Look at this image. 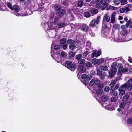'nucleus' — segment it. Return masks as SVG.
<instances>
[{"label": "nucleus", "mask_w": 132, "mask_h": 132, "mask_svg": "<svg viewBox=\"0 0 132 132\" xmlns=\"http://www.w3.org/2000/svg\"><path fill=\"white\" fill-rule=\"evenodd\" d=\"M127 84L125 83L122 85L119 88L118 90L119 92V94L122 96L125 93V89L127 90Z\"/></svg>", "instance_id": "nucleus-1"}, {"label": "nucleus", "mask_w": 132, "mask_h": 132, "mask_svg": "<svg viewBox=\"0 0 132 132\" xmlns=\"http://www.w3.org/2000/svg\"><path fill=\"white\" fill-rule=\"evenodd\" d=\"M71 30L73 31H76L77 29H79L81 27V24L79 23L73 24L71 23L70 24Z\"/></svg>", "instance_id": "nucleus-2"}, {"label": "nucleus", "mask_w": 132, "mask_h": 132, "mask_svg": "<svg viewBox=\"0 0 132 132\" xmlns=\"http://www.w3.org/2000/svg\"><path fill=\"white\" fill-rule=\"evenodd\" d=\"M100 83V80L97 78H94L92 79L90 81L89 84L92 86L94 84L96 85H98Z\"/></svg>", "instance_id": "nucleus-3"}, {"label": "nucleus", "mask_w": 132, "mask_h": 132, "mask_svg": "<svg viewBox=\"0 0 132 132\" xmlns=\"http://www.w3.org/2000/svg\"><path fill=\"white\" fill-rule=\"evenodd\" d=\"M128 70L127 68H124L122 67H120L118 70V75H120L122 73H125L127 72Z\"/></svg>", "instance_id": "nucleus-4"}, {"label": "nucleus", "mask_w": 132, "mask_h": 132, "mask_svg": "<svg viewBox=\"0 0 132 132\" xmlns=\"http://www.w3.org/2000/svg\"><path fill=\"white\" fill-rule=\"evenodd\" d=\"M117 69H111L109 71V76L111 77H113L117 72Z\"/></svg>", "instance_id": "nucleus-5"}, {"label": "nucleus", "mask_w": 132, "mask_h": 132, "mask_svg": "<svg viewBox=\"0 0 132 132\" xmlns=\"http://www.w3.org/2000/svg\"><path fill=\"white\" fill-rule=\"evenodd\" d=\"M101 53V52L100 51L96 52V51H93L92 54V58L94 57H97L100 55Z\"/></svg>", "instance_id": "nucleus-6"}, {"label": "nucleus", "mask_w": 132, "mask_h": 132, "mask_svg": "<svg viewBox=\"0 0 132 132\" xmlns=\"http://www.w3.org/2000/svg\"><path fill=\"white\" fill-rule=\"evenodd\" d=\"M122 30L121 31V34L123 36H125L126 35L127 33V31L125 28V26L124 25H122L121 26Z\"/></svg>", "instance_id": "nucleus-7"}, {"label": "nucleus", "mask_w": 132, "mask_h": 132, "mask_svg": "<svg viewBox=\"0 0 132 132\" xmlns=\"http://www.w3.org/2000/svg\"><path fill=\"white\" fill-rule=\"evenodd\" d=\"M110 20V17L107 14H105L103 18V22H109Z\"/></svg>", "instance_id": "nucleus-8"}, {"label": "nucleus", "mask_w": 132, "mask_h": 132, "mask_svg": "<svg viewBox=\"0 0 132 132\" xmlns=\"http://www.w3.org/2000/svg\"><path fill=\"white\" fill-rule=\"evenodd\" d=\"M116 13L115 12H113L111 15L110 22L111 23H113L115 21V16Z\"/></svg>", "instance_id": "nucleus-9"}, {"label": "nucleus", "mask_w": 132, "mask_h": 132, "mask_svg": "<svg viewBox=\"0 0 132 132\" xmlns=\"http://www.w3.org/2000/svg\"><path fill=\"white\" fill-rule=\"evenodd\" d=\"M130 10L129 9L128 7H125V8H121L119 10L120 12L121 13H126L128 12Z\"/></svg>", "instance_id": "nucleus-10"}, {"label": "nucleus", "mask_w": 132, "mask_h": 132, "mask_svg": "<svg viewBox=\"0 0 132 132\" xmlns=\"http://www.w3.org/2000/svg\"><path fill=\"white\" fill-rule=\"evenodd\" d=\"M127 90H130L132 89V79H129L127 82Z\"/></svg>", "instance_id": "nucleus-11"}, {"label": "nucleus", "mask_w": 132, "mask_h": 132, "mask_svg": "<svg viewBox=\"0 0 132 132\" xmlns=\"http://www.w3.org/2000/svg\"><path fill=\"white\" fill-rule=\"evenodd\" d=\"M78 69L81 73H84L86 71V69L84 66L82 65H79L78 66Z\"/></svg>", "instance_id": "nucleus-12"}, {"label": "nucleus", "mask_w": 132, "mask_h": 132, "mask_svg": "<svg viewBox=\"0 0 132 132\" xmlns=\"http://www.w3.org/2000/svg\"><path fill=\"white\" fill-rule=\"evenodd\" d=\"M98 24L95 21V19H94L92 20L91 22L90 25L92 27H95L96 25Z\"/></svg>", "instance_id": "nucleus-13"}, {"label": "nucleus", "mask_w": 132, "mask_h": 132, "mask_svg": "<svg viewBox=\"0 0 132 132\" xmlns=\"http://www.w3.org/2000/svg\"><path fill=\"white\" fill-rule=\"evenodd\" d=\"M95 3L96 7L97 8L99 9L101 6L102 5L101 0H96Z\"/></svg>", "instance_id": "nucleus-14"}, {"label": "nucleus", "mask_w": 132, "mask_h": 132, "mask_svg": "<svg viewBox=\"0 0 132 132\" xmlns=\"http://www.w3.org/2000/svg\"><path fill=\"white\" fill-rule=\"evenodd\" d=\"M13 10L16 12H19L20 11L19 7L17 5H14L13 6Z\"/></svg>", "instance_id": "nucleus-15"}, {"label": "nucleus", "mask_w": 132, "mask_h": 132, "mask_svg": "<svg viewBox=\"0 0 132 132\" xmlns=\"http://www.w3.org/2000/svg\"><path fill=\"white\" fill-rule=\"evenodd\" d=\"M65 11L64 9H60L58 13V15L59 16H63L65 13Z\"/></svg>", "instance_id": "nucleus-16"}, {"label": "nucleus", "mask_w": 132, "mask_h": 132, "mask_svg": "<svg viewBox=\"0 0 132 132\" xmlns=\"http://www.w3.org/2000/svg\"><path fill=\"white\" fill-rule=\"evenodd\" d=\"M76 44V42H74L71 43L69 46V48L71 49L72 50L73 49L76 47L75 44Z\"/></svg>", "instance_id": "nucleus-17"}, {"label": "nucleus", "mask_w": 132, "mask_h": 132, "mask_svg": "<svg viewBox=\"0 0 132 132\" xmlns=\"http://www.w3.org/2000/svg\"><path fill=\"white\" fill-rule=\"evenodd\" d=\"M100 69L102 70L107 71L108 69V67L105 65H100Z\"/></svg>", "instance_id": "nucleus-18"}, {"label": "nucleus", "mask_w": 132, "mask_h": 132, "mask_svg": "<svg viewBox=\"0 0 132 132\" xmlns=\"http://www.w3.org/2000/svg\"><path fill=\"white\" fill-rule=\"evenodd\" d=\"M88 28L87 25L86 24H83L82 26L81 29L84 31H87Z\"/></svg>", "instance_id": "nucleus-19"}, {"label": "nucleus", "mask_w": 132, "mask_h": 132, "mask_svg": "<svg viewBox=\"0 0 132 132\" xmlns=\"http://www.w3.org/2000/svg\"><path fill=\"white\" fill-rule=\"evenodd\" d=\"M108 97L106 95H103L102 97V100L103 101H106L108 100Z\"/></svg>", "instance_id": "nucleus-20"}, {"label": "nucleus", "mask_w": 132, "mask_h": 132, "mask_svg": "<svg viewBox=\"0 0 132 132\" xmlns=\"http://www.w3.org/2000/svg\"><path fill=\"white\" fill-rule=\"evenodd\" d=\"M72 62L70 61H67L65 62V66L67 68H70V66L72 64Z\"/></svg>", "instance_id": "nucleus-21"}, {"label": "nucleus", "mask_w": 132, "mask_h": 132, "mask_svg": "<svg viewBox=\"0 0 132 132\" xmlns=\"http://www.w3.org/2000/svg\"><path fill=\"white\" fill-rule=\"evenodd\" d=\"M129 97V95L127 94H125L123 97L122 101L124 102L127 101Z\"/></svg>", "instance_id": "nucleus-22"}, {"label": "nucleus", "mask_w": 132, "mask_h": 132, "mask_svg": "<svg viewBox=\"0 0 132 132\" xmlns=\"http://www.w3.org/2000/svg\"><path fill=\"white\" fill-rule=\"evenodd\" d=\"M70 67V68H68L70 69L72 71H73L75 69V65L74 64H71Z\"/></svg>", "instance_id": "nucleus-23"}, {"label": "nucleus", "mask_w": 132, "mask_h": 132, "mask_svg": "<svg viewBox=\"0 0 132 132\" xmlns=\"http://www.w3.org/2000/svg\"><path fill=\"white\" fill-rule=\"evenodd\" d=\"M91 47V43L89 41L87 42L86 44V48L88 50L89 48H90Z\"/></svg>", "instance_id": "nucleus-24"}, {"label": "nucleus", "mask_w": 132, "mask_h": 132, "mask_svg": "<svg viewBox=\"0 0 132 132\" xmlns=\"http://www.w3.org/2000/svg\"><path fill=\"white\" fill-rule=\"evenodd\" d=\"M90 12L92 13L96 14L98 13V10L97 9H92L90 10Z\"/></svg>", "instance_id": "nucleus-25"}, {"label": "nucleus", "mask_w": 132, "mask_h": 132, "mask_svg": "<svg viewBox=\"0 0 132 132\" xmlns=\"http://www.w3.org/2000/svg\"><path fill=\"white\" fill-rule=\"evenodd\" d=\"M84 14L86 18L89 17L91 16L90 13L88 12H85Z\"/></svg>", "instance_id": "nucleus-26"}, {"label": "nucleus", "mask_w": 132, "mask_h": 132, "mask_svg": "<svg viewBox=\"0 0 132 132\" xmlns=\"http://www.w3.org/2000/svg\"><path fill=\"white\" fill-rule=\"evenodd\" d=\"M117 66V63L115 62H113L111 65V69H117L116 67Z\"/></svg>", "instance_id": "nucleus-27"}, {"label": "nucleus", "mask_w": 132, "mask_h": 132, "mask_svg": "<svg viewBox=\"0 0 132 132\" xmlns=\"http://www.w3.org/2000/svg\"><path fill=\"white\" fill-rule=\"evenodd\" d=\"M126 103L125 102H122L119 105V107L121 109L123 108L125 106Z\"/></svg>", "instance_id": "nucleus-28"}, {"label": "nucleus", "mask_w": 132, "mask_h": 132, "mask_svg": "<svg viewBox=\"0 0 132 132\" xmlns=\"http://www.w3.org/2000/svg\"><path fill=\"white\" fill-rule=\"evenodd\" d=\"M69 56L70 57H72L75 55V53L73 51H70L69 53Z\"/></svg>", "instance_id": "nucleus-29"}, {"label": "nucleus", "mask_w": 132, "mask_h": 132, "mask_svg": "<svg viewBox=\"0 0 132 132\" xmlns=\"http://www.w3.org/2000/svg\"><path fill=\"white\" fill-rule=\"evenodd\" d=\"M54 25L52 24L51 26V25L50 26L49 25H48V27L49 28V29H56L57 28V27L56 26H54Z\"/></svg>", "instance_id": "nucleus-30"}, {"label": "nucleus", "mask_w": 132, "mask_h": 132, "mask_svg": "<svg viewBox=\"0 0 132 132\" xmlns=\"http://www.w3.org/2000/svg\"><path fill=\"white\" fill-rule=\"evenodd\" d=\"M98 61V59H94L92 61V63L94 64H97V63Z\"/></svg>", "instance_id": "nucleus-31"}, {"label": "nucleus", "mask_w": 132, "mask_h": 132, "mask_svg": "<svg viewBox=\"0 0 132 132\" xmlns=\"http://www.w3.org/2000/svg\"><path fill=\"white\" fill-rule=\"evenodd\" d=\"M67 40L65 38L61 39L60 40V44L61 45L64 44L66 42Z\"/></svg>", "instance_id": "nucleus-32"}, {"label": "nucleus", "mask_w": 132, "mask_h": 132, "mask_svg": "<svg viewBox=\"0 0 132 132\" xmlns=\"http://www.w3.org/2000/svg\"><path fill=\"white\" fill-rule=\"evenodd\" d=\"M120 27L119 24H115L113 26V29H118Z\"/></svg>", "instance_id": "nucleus-33"}, {"label": "nucleus", "mask_w": 132, "mask_h": 132, "mask_svg": "<svg viewBox=\"0 0 132 132\" xmlns=\"http://www.w3.org/2000/svg\"><path fill=\"white\" fill-rule=\"evenodd\" d=\"M118 98L117 97H111V101L112 102H114L117 100Z\"/></svg>", "instance_id": "nucleus-34"}, {"label": "nucleus", "mask_w": 132, "mask_h": 132, "mask_svg": "<svg viewBox=\"0 0 132 132\" xmlns=\"http://www.w3.org/2000/svg\"><path fill=\"white\" fill-rule=\"evenodd\" d=\"M101 4L104 6H106L108 5V3H107L105 0H102L101 1Z\"/></svg>", "instance_id": "nucleus-35"}, {"label": "nucleus", "mask_w": 132, "mask_h": 132, "mask_svg": "<svg viewBox=\"0 0 132 132\" xmlns=\"http://www.w3.org/2000/svg\"><path fill=\"white\" fill-rule=\"evenodd\" d=\"M61 54L63 58H66L67 56V54L64 52H62L61 53Z\"/></svg>", "instance_id": "nucleus-36"}, {"label": "nucleus", "mask_w": 132, "mask_h": 132, "mask_svg": "<svg viewBox=\"0 0 132 132\" xmlns=\"http://www.w3.org/2000/svg\"><path fill=\"white\" fill-rule=\"evenodd\" d=\"M126 25L130 27H132V21L129 22V21L127 23Z\"/></svg>", "instance_id": "nucleus-37"}, {"label": "nucleus", "mask_w": 132, "mask_h": 132, "mask_svg": "<svg viewBox=\"0 0 132 132\" xmlns=\"http://www.w3.org/2000/svg\"><path fill=\"white\" fill-rule=\"evenodd\" d=\"M83 4V2L82 1H79L77 5L78 7H81L82 6Z\"/></svg>", "instance_id": "nucleus-38"}, {"label": "nucleus", "mask_w": 132, "mask_h": 132, "mask_svg": "<svg viewBox=\"0 0 132 132\" xmlns=\"http://www.w3.org/2000/svg\"><path fill=\"white\" fill-rule=\"evenodd\" d=\"M7 7L11 10H13V7L12 6V5L11 3L10 2L8 3L7 4Z\"/></svg>", "instance_id": "nucleus-39"}, {"label": "nucleus", "mask_w": 132, "mask_h": 132, "mask_svg": "<svg viewBox=\"0 0 132 132\" xmlns=\"http://www.w3.org/2000/svg\"><path fill=\"white\" fill-rule=\"evenodd\" d=\"M82 57V55L81 54L77 55L76 56L75 58L77 60L80 59Z\"/></svg>", "instance_id": "nucleus-40"}, {"label": "nucleus", "mask_w": 132, "mask_h": 132, "mask_svg": "<svg viewBox=\"0 0 132 132\" xmlns=\"http://www.w3.org/2000/svg\"><path fill=\"white\" fill-rule=\"evenodd\" d=\"M116 84V82L114 80H113L112 81L109 85L111 87H112L114 86Z\"/></svg>", "instance_id": "nucleus-41"}, {"label": "nucleus", "mask_w": 132, "mask_h": 132, "mask_svg": "<svg viewBox=\"0 0 132 132\" xmlns=\"http://www.w3.org/2000/svg\"><path fill=\"white\" fill-rule=\"evenodd\" d=\"M127 0H121V3L122 5H123L127 3Z\"/></svg>", "instance_id": "nucleus-42"}, {"label": "nucleus", "mask_w": 132, "mask_h": 132, "mask_svg": "<svg viewBox=\"0 0 132 132\" xmlns=\"http://www.w3.org/2000/svg\"><path fill=\"white\" fill-rule=\"evenodd\" d=\"M85 60L84 59L80 60L78 61V62L79 64H82L85 62Z\"/></svg>", "instance_id": "nucleus-43"}, {"label": "nucleus", "mask_w": 132, "mask_h": 132, "mask_svg": "<svg viewBox=\"0 0 132 132\" xmlns=\"http://www.w3.org/2000/svg\"><path fill=\"white\" fill-rule=\"evenodd\" d=\"M64 25V24L62 22L58 24L57 27L58 28H60L62 27Z\"/></svg>", "instance_id": "nucleus-44"}, {"label": "nucleus", "mask_w": 132, "mask_h": 132, "mask_svg": "<svg viewBox=\"0 0 132 132\" xmlns=\"http://www.w3.org/2000/svg\"><path fill=\"white\" fill-rule=\"evenodd\" d=\"M101 16H98L97 17L96 20H95L96 21V22L97 23H98V24H99V23L100 20L101 19Z\"/></svg>", "instance_id": "nucleus-45"}, {"label": "nucleus", "mask_w": 132, "mask_h": 132, "mask_svg": "<svg viewBox=\"0 0 132 132\" xmlns=\"http://www.w3.org/2000/svg\"><path fill=\"white\" fill-rule=\"evenodd\" d=\"M100 79H104L105 78V75L104 74H101L99 76Z\"/></svg>", "instance_id": "nucleus-46"}, {"label": "nucleus", "mask_w": 132, "mask_h": 132, "mask_svg": "<svg viewBox=\"0 0 132 132\" xmlns=\"http://www.w3.org/2000/svg\"><path fill=\"white\" fill-rule=\"evenodd\" d=\"M55 9L56 11H59L61 9L60 7L58 6L57 5H56L55 6Z\"/></svg>", "instance_id": "nucleus-47"}, {"label": "nucleus", "mask_w": 132, "mask_h": 132, "mask_svg": "<svg viewBox=\"0 0 132 132\" xmlns=\"http://www.w3.org/2000/svg\"><path fill=\"white\" fill-rule=\"evenodd\" d=\"M110 88L108 86H106L104 88V91L105 92H108L109 91Z\"/></svg>", "instance_id": "nucleus-48"}, {"label": "nucleus", "mask_w": 132, "mask_h": 132, "mask_svg": "<svg viewBox=\"0 0 132 132\" xmlns=\"http://www.w3.org/2000/svg\"><path fill=\"white\" fill-rule=\"evenodd\" d=\"M103 92V90L102 89H99L97 90L96 91V93L98 94H100L102 93Z\"/></svg>", "instance_id": "nucleus-49"}, {"label": "nucleus", "mask_w": 132, "mask_h": 132, "mask_svg": "<svg viewBox=\"0 0 132 132\" xmlns=\"http://www.w3.org/2000/svg\"><path fill=\"white\" fill-rule=\"evenodd\" d=\"M92 65L91 63L89 62H88L86 63V66L88 68L90 67Z\"/></svg>", "instance_id": "nucleus-50"}, {"label": "nucleus", "mask_w": 132, "mask_h": 132, "mask_svg": "<svg viewBox=\"0 0 132 132\" xmlns=\"http://www.w3.org/2000/svg\"><path fill=\"white\" fill-rule=\"evenodd\" d=\"M127 122L129 124L132 123V118H130L127 120Z\"/></svg>", "instance_id": "nucleus-51"}, {"label": "nucleus", "mask_w": 132, "mask_h": 132, "mask_svg": "<svg viewBox=\"0 0 132 132\" xmlns=\"http://www.w3.org/2000/svg\"><path fill=\"white\" fill-rule=\"evenodd\" d=\"M54 49L56 50H59L60 49V47L58 45H56L54 46Z\"/></svg>", "instance_id": "nucleus-52"}, {"label": "nucleus", "mask_w": 132, "mask_h": 132, "mask_svg": "<svg viewBox=\"0 0 132 132\" xmlns=\"http://www.w3.org/2000/svg\"><path fill=\"white\" fill-rule=\"evenodd\" d=\"M114 3L118 5L120 3V0H113Z\"/></svg>", "instance_id": "nucleus-53"}, {"label": "nucleus", "mask_w": 132, "mask_h": 132, "mask_svg": "<svg viewBox=\"0 0 132 132\" xmlns=\"http://www.w3.org/2000/svg\"><path fill=\"white\" fill-rule=\"evenodd\" d=\"M75 42L74 41H72V40L70 39H68L67 41V43L68 44H70L72 43H73Z\"/></svg>", "instance_id": "nucleus-54"}, {"label": "nucleus", "mask_w": 132, "mask_h": 132, "mask_svg": "<svg viewBox=\"0 0 132 132\" xmlns=\"http://www.w3.org/2000/svg\"><path fill=\"white\" fill-rule=\"evenodd\" d=\"M102 28L104 29L107 28V26L105 22H103V23L102 26Z\"/></svg>", "instance_id": "nucleus-55"}, {"label": "nucleus", "mask_w": 132, "mask_h": 132, "mask_svg": "<svg viewBox=\"0 0 132 132\" xmlns=\"http://www.w3.org/2000/svg\"><path fill=\"white\" fill-rule=\"evenodd\" d=\"M81 78L83 79H85L87 78V75L85 74H84L81 76Z\"/></svg>", "instance_id": "nucleus-56"}, {"label": "nucleus", "mask_w": 132, "mask_h": 132, "mask_svg": "<svg viewBox=\"0 0 132 132\" xmlns=\"http://www.w3.org/2000/svg\"><path fill=\"white\" fill-rule=\"evenodd\" d=\"M98 87L100 88H102L103 87V85L102 84L100 83L98 85Z\"/></svg>", "instance_id": "nucleus-57"}, {"label": "nucleus", "mask_w": 132, "mask_h": 132, "mask_svg": "<svg viewBox=\"0 0 132 132\" xmlns=\"http://www.w3.org/2000/svg\"><path fill=\"white\" fill-rule=\"evenodd\" d=\"M89 34L92 37H94L95 36L94 33L92 31H91L90 32Z\"/></svg>", "instance_id": "nucleus-58"}, {"label": "nucleus", "mask_w": 132, "mask_h": 132, "mask_svg": "<svg viewBox=\"0 0 132 132\" xmlns=\"http://www.w3.org/2000/svg\"><path fill=\"white\" fill-rule=\"evenodd\" d=\"M110 9L112 10H116L117 9V7L110 6Z\"/></svg>", "instance_id": "nucleus-59"}, {"label": "nucleus", "mask_w": 132, "mask_h": 132, "mask_svg": "<svg viewBox=\"0 0 132 132\" xmlns=\"http://www.w3.org/2000/svg\"><path fill=\"white\" fill-rule=\"evenodd\" d=\"M102 74L101 71L99 70V69H98L97 71V75L99 76L100 75H101V74Z\"/></svg>", "instance_id": "nucleus-60"}, {"label": "nucleus", "mask_w": 132, "mask_h": 132, "mask_svg": "<svg viewBox=\"0 0 132 132\" xmlns=\"http://www.w3.org/2000/svg\"><path fill=\"white\" fill-rule=\"evenodd\" d=\"M92 78V77L90 75H87L86 79L88 80H90Z\"/></svg>", "instance_id": "nucleus-61"}, {"label": "nucleus", "mask_w": 132, "mask_h": 132, "mask_svg": "<svg viewBox=\"0 0 132 132\" xmlns=\"http://www.w3.org/2000/svg\"><path fill=\"white\" fill-rule=\"evenodd\" d=\"M67 44H64L63 46V48L64 50H65L67 48Z\"/></svg>", "instance_id": "nucleus-62"}, {"label": "nucleus", "mask_w": 132, "mask_h": 132, "mask_svg": "<svg viewBox=\"0 0 132 132\" xmlns=\"http://www.w3.org/2000/svg\"><path fill=\"white\" fill-rule=\"evenodd\" d=\"M95 73V71L93 70H92L90 72V73L92 75H94Z\"/></svg>", "instance_id": "nucleus-63"}, {"label": "nucleus", "mask_w": 132, "mask_h": 132, "mask_svg": "<svg viewBox=\"0 0 132 132\" xmlns=\"http://www.w3.org/2000/svg\"><path fill=\"white\" fill-rule=\"evenodd\" d=\"M128 60L130 63L132 62V60L130 57H128Z\"/></svg>", "instance_id": "nucleus-64"}]
</instances>
